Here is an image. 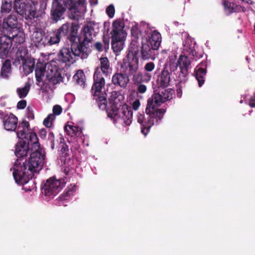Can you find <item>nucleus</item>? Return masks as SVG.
<instances>
[{
	"mask_svg": "<svg viewBox=\"0 0 255 255\" xmlns=\"http://www.w3.org/2000/svg\"><path fill=\"white\" fill-rule=\"evenodd\" d=\"M29 138L19 140L15 146L17 159L13 166L12 175L15 182L20 185L27 183L45 163V152L40 147L37 134L32 132Z\"/></svg>",
	"mask_w": 255,
	"mask_h": 255,
	"instance_id": "f257e3e1",
	"label": "nucleus"
},
{
	"mask_svg": "<svg viewBox=\"0 0 255 255\" xmlns=\"http://www.w3.org/2000/svg\"><path fill=\"white\" fill-rule=\"evenodd\" d=\"M173 93L172 89L162 88L161 90L155 91L147 100L145 113L148 116L145 118L144 114H139L137 116V122L140 125L141 132L143 134L146 135L148 133L154 125V120L156 122L161 120L166 111L162 108L158 109V107L165 101L171 99Z\"/></svg>",
	"mask_w": 255,
	"mask_h": 255,
	"instance_id": "f03ea898",
	"label": "nucleus"
},
{
	"mask_svg": "<svg viewBox=\"0 0 255 255\" xmlns=\"http://www.w3.org/2000/svg\"><path fill=\"white\" fill-rule=\"evenodd\" d=\"M96 26L95 22L89 21L83 26L78 33L79 26L78 24L66 23L56 30L61 37L64 36L66 38L72 50L76 53L80 51V48H85V43L93 41V38L96 36L97 33L95 31Z\"/></svg>",
	"mask_w": 255,
	"mask_h": 255,
	"instance_id": "7ed1b4c3",
	"label": "nucleus"
},
{
	"mask_svg": "<svg viewBox=\"0 0 255 255\" xmlns=\"http://www.w3.org/2000/svg\"><path fill=\"white\" fill-rule=\"evenodd\" d=\"M124 97L119 92L112 91L105 110L108 117L111 119H121L124 123L128 126L131 123L132 112L130 108L124 103Z\"/></svg>",
	"mask_w": 255,
	"mask_h": 255,
	"instance_id": "20e7f679",
	"label": "nucleus"
},
{
	"mask_svg": "<svg viewBox=\"0 0 255 255\" xmlns=\"http://www.w3.org/2000/svg\"><path fill=\"white\" fill-rule=\"evenodd\" d=\"M93 99L100 109H105L107 100V94L105 91V79L98 69L95 70L93 75V84L91 88Z\"/></svg>",
	"mask_w": 255,
	"mask_h": 255,
	"instance_id": "39448f33",
	"label": "nucleus"
},
{
	"mask_svg": "<svg viewBox=\"0 0 255 255\" xmlns=\"http://www.w3.org/2000/svg\"><path fill=\"white\" fill-rule=\"evenodd\" d=\"M37 1L32 0H15L14 7L18 13L27 20L41 17L45 14L44 10H36Z\"/></svg>",
	"mask_w": 255,
	"mask_h": 255,
	"instance_id": "423d86ee",
	"label": "nucleus"
},
{
	"mask_svg": "<svg viewBox=\"0 0 255 255\" xmlns=\"http://www.w3.org/2000/svg\"><path fill=\"white\" fill-rule=\"evenodd\" d=\"M92 42H87L85 43V48L80 49V51L75 53L74 50H72L71 46L70 48L67 47L62 48L58 54V60L63 63H74L76 59L79 58L82 59H86L91 52L90 44Z\"/></svg>",
	"mask_w": 255,
	"mask_h": 255,
	"instance_id": "0eeeda50",
	"label": "nucleus"
},
{
	"mask_svg": "<svg viewBox=\"0 0 255 255\" xmlns=\"http://www.w3.org/2000/svg\"><path fill=\"white\" fill-rule=\"evenodd\" d=\"M66 181L65 178L59 179L52 177L47 180L41 188L42 193L45 196H55L65 185Z\"/></svg>",
	"mask_w": 255,
	"mask_h": 255,
	"instance_id": "6e6552de",
	"label": "nucleus"
},
{
	"mask_svg": "<svg viewBox=\"0 0 255 255\" xmlns=\"http://www.w3.org/2000/svg\"><path fill=\"white\" fill-rule=\"evenodd\" d=\"M66 8L70 9V7L67 6L65 0H55L51 10V19L55 22L60 20Z\"/></svg>",
	"mask_w": 255,
	"mask_h": 255,
	"instance_id": "1a4fd4ad",
	"label": "nucleus"
},
{
	"mask_svg": "<svg viewBox=\"0 0 255 255\" xmlns=\"http://www.w3.org/2000/svg\"><path fill=\"white\" fill-rule=\"evenodd\" d=\"M47 68L46 77L50 82L55 85L62 81V70L55 64H48Z\"/></svg>",
	"mask_w": 255,
	"mask_h": 255,
	"instance_id": "9d476101",
	"label": "nucleus"
},
{
	"mask_svg": "<svg viewBox=\"0 0 255 255\" xmlns=\"http://www.w3.org/2000/svg\"><path fill=\"white\" fill-rule=\"evenodd\" d=\"M12 43L8 34H4L0 36V58L5 59L8 55Z\"/></svg>",
	"mask_w": 255,
	"mask_h": 255,
	"instance_id": "9b49d317",
	"label": "nucleus"
},
{
	"mask_svg": "<svg viewBox=\"0 0 255 255\" xmlns=\"http://www.w3.org/2000/svg\"><path fill=\"white\" fill-rule=\"evenodd\" d=\"M8 36L10 37L11 42L13 44L12 50L15 48H17L22 46L21 45L25 42V34L23 31H21L20 29H15L13 31L7 33Z\"/></svg>",
	"mask_w": 255,
	"mask_h": 255,
	"instance_id": "f8f14e48",
	"label": "nucleus"
},
{
	"mask_svg": "<svg viewBox=\"0 0 255 255\" xmlns=\"http://www.w3.org/2000/svg\"><path fill=\"white\" fill-rule=\"evenodd\" d=\"M129 82V76L125 73L116 72L112 78V84L115 86L122 88H126Z\"/></svg>",
	"mask_w": 255,
	"mask_h": 255,
	"instance_id": "ddd939ff",
	"label": "nucleus"
},
{
	"mask_svg": "<svg viewBox=\"0 0 255 255\" xmlns=\"http://www.w3.org/2000/svg\"><path fill=\"white\" fill-rule=\"evenodd\" d=\"M27 56L28 50L26 47H19L15 55L11 58L13 65L15 66H21Z\"/></svg>",
	"mask_w": 255,
	"mask_h": 255,
	"instance_id": "4468645a",
	"label": "nucleus"
},
{
	"mask_svg": "<svg viewBox=\"0 0 255 255\" xmlns=\"http://www.w3.org/2000/svg\"><path fill=\"white\" fill-rule=\"evenodd\" d=\"M60 151L61 152V160L64 164L68 167L73 163L72 156H71L70 152L67 144L61 141L60 142Z\"/></svg>",
	"mask_w": 255,
	"mask_h": 255,
	"instance_id": "2eb2a0df",
	"label": "nucleus"
},
{
	"mask_svg": "<svg viewBox=\"0 0 255 255\" xmlns=\"http://www.w3.org/2000/svg\"><path fill=\"white\" fill-rule=\"evenodd\" d=\"M128 75L131 76L132 74L138 72V58L136 55L131 53L128 55Z\"/></svg>",
	"mask_w": 255,
	"mask_h": 255,
	"instance_id": "dca6fc26",
	"label": "nucleus"
},
{
	"mask_svg": "<svg viewBox=\"0 0 255 255\" xmlns=\"http://www.w3.org/2000/svg\"><path fill=\"white\" fill-rule=\"evenodd\" d=\"M170 74L165 65L164 68L158 75L156 80L157 85L159 87L165 88L169 85L170 82Z\"/></svg>",
	"mask_w": 255,
	"mask_h": 255,
	"instance_id": "f3484780",
	"label": "nucleus"
},
{
	"mask_svg": "<svg viewBox=\"0 0 255 255\" xmlns=\"http://www.w3.org/2000/svg\"><path fill=\"white\" fill-rule=\"evenodd\" d=\"M154 49L148 44L142 43L140 50V56L143 60L151 59L154 60L155 58V50Z\"/></svg>",
	"mask_w": 255,
	"mask_h": 255,
	"instance_id": "a211bd4d",
	"label": "nucleus"
},
{
	"mask_svg": "<svg viewBox=\"0 0 255 255\" xmlns=\"http://www.w3.org/2000/svg\"><path fill=\"white\" fill-rule=\"evenodd\" d=\"M99 61L100 66L96 67L95 70L98 69L99 71L101 72L103 75H105L106 76H109L112 72V68L108 58L102 56L99 59Z\"/></svg>",
	"mask_w": 255,
	"mask_h": 255,
	"instance_id": "6ab92c4d",
	"label": "nucleus"
},
{
	"mask_svg": "<svg viewBox=\"0 0 255 255\" xmlns=\"http://www.w3.org/2000/svg\"><path fill=\"white\" fill-rule=\"evenodd\" d=\"M29 127V123L25 120L23 121L21 123L19 124L18 127H17V131L16 132V134L19 140L29 139V135L31 132L28 133H26L28 130ZM32 132H31V133Z\"/></svg>",
	"mask_w": 255,
	"mask_h": 255,
	"instance_id": "aec40b11",
	"label": "nucleus"
},
{
	"mask_svg": "<svg viewBox=\"0 0 255 255\" xmlns=\"http://www.w3.org/2000/svg\"><path fill=\"white\" fill-rule=\"evenodd\" d=\"M3 123L4 128L8 131H15L18 127V119L12 113L8 114Z\"/></svg>",
	"mask_w": 255,
	"mask_h": 255,
	"instance_id": "412c9836",
	"label": "nucleus"
},
{
	"mask_svg": "<svg viewBox=\"0 0 255 255\" xmlns=\"http://www.w3.org/2000/svg\"><path fill=\"white\" fill-rule=\"evenodd\" d=\"M17 20L15 15H9L6 18H4L3 22L2 27L5 29L7 33L13 31L15 29H19L17 27Z\"/></svg>",
	"mask_w": 255,
	"mask_h": 255,
	"instance_id": "4be33fe9",
	"label": "nucleus"
},
{
	"mask_svg": "<svg viewBox=\"0 0 255 255\" xmlns=\"http://www.w3.org/2000/svg\"><path fill=\"white\" fill-rule=\"evenodd\" d=\"M53 114L48 115L43 122V125L47 128H51L52 126L53 122L55 120V116L59 115L62 112V107L58 105H56L53 107Z\"/></svg>",
	"mask_w": 255,
	"mask_h": 255,
	"instance_id": "5701e85b",
	"label": "nucleus"
},
{
	"mask_svg": "<svg viewBox=\"0 0 255 255\" xmlns=\"http://www.w3.org/2000/svg\"><path fill=\"white\" fill-rule=\"evenodd\" d=\"M131 76H132V80L134 85L142 83H148L150 81L152 77L150 73H142L140 72H137Z\"/></svg>",
	"mask_w": 255,
	"mask_h": 255,
	"instance_id": "b1692460",
	"label": "nucleus"
},
{
	"mask_svg": "<svg viewBox=\"0 0 255 255\" xmlns=\"http://www.w3.org/2000/svg\"><path fill=\"white\" fill-rule=\"evenodd\" d=\"M177 61L181 72L184 76L187 75L188 73V69L191 65V61L188 57L184 55H181Z\"/></svg>",
	"mask_w": 255,
	"mask_h": 255,
	"instance_id": "393cba45",
	"label": "nucleus"
},
{
	"mask_svg": "<svg viewBox=\"0 0 255 255\" xmlns=\"http://www.w3.org/2000/svg\"><path fill=\"white\" fill-rule=\"evenodd\" d=\"M148 42L154 49H158L161 42V35L157 30L152 31L148 36Z\"/></svg>",
	"mask_w": 255,
	"mask_h": 255,
	"instance_id": "a878e982",
	"label": "nucleus"
},
{
	"mask_svg": "<svg viewBox=\"0 0 255 255\" xmlns=\"http://www.w3.org/2000/svg\"><path fill=\"white\" fill-rule=\"evenodd\" d=\"M11 73V61L9 59H5L2 63L0 71V78L8 79Z\"/></svg>",
	"mask_w": 255,
	"mask_h": 255,
	"instance_id": "bb28decb",
	"label": "nucleus"
},
{
	"mask_svg": "<svg viewBox=\"0 0 255 255\" xmlns=\"http://www.w3.org/2000/svg\"><path fill=\"white\" fill-rule=\"evenodd\" d=\"M184 51L188 53L190 56H192L195 60L200 59L203 56L202 51H196L194 48V46L192 47L191 45H188L187 41L183 43Z\"/></svg>",
	"mask_w": 255,
	"mask_h": 255,
	"instance_id": "cd10ccee",
	"label": "nucleus"
},
{
	"mask_svg": "<svg viewBox=\"0 0 255 255\" xmlns=\"http://www.w3.org/2000/svg\"><path fill=\"white\" fill-rule=\"evenodd\" d=\"M44 39L46 41V45H52L58 43L60 41L61 37L56 30L45 36Z\"/></svg>",
	"mask_w": 255,
	"mask_h": 255,
	"instance_id": "c85d7f7f",
	"label": "nucleus"
},
{
	"mask_svg": "<svg viewBox=\"0 0 255 255\" xmlns=\"http://www.w3.org/2000/svg\"><path fill=\"white\" fill-rule=\"evenodd\" d=\"M47 67V65L46 66L42 62H37L35 69V74L36 81L40 82L42 80V78L44 76L45 73H46L47 70H46V68Z\"/></svg>",
	"mask_w": 255,
	"mask_h": 255,
	"instance_id": "c756f323",
	"label": "nucleus"
},
{
	"mask_svg": "<svg viewBox=\"0 0 255 255\" xmlns=\"http://www.w3.org/2000/svg\"><path fill=\"white\" fill-rule=\"evenodd\" d=\"M24 72L26 74L32 72L35 66V59L28 56L26 57L22 64Z\"/></svg>",
	"mask_w": 255,
	"mask_h": 255,
	"instance_id": "7c9ffc66",
	"label": "nucleus"
},
{
	"mask_svg": "<svg viewBox=\"0 0 255 255\" xmlns=\"http://www.w3.org/2000/svg\"><path fill=\"white\" fill-rule=\"evenodd\" d=\"M65 131L71 137L80 136L82 134V129L77 126L66 125L64 127Z\"/></svg>",
	"mask_w": 255,
	"mask_h": 255,
	"instance_id": "2f4dec72",
	"label": "nucleus"
},
{
	"mask_svg": "<svg viewBox=\"0 0 255 255\" xmlns=\"http://www.w3.org/2000/svg\"><path fill=\"white\" fill-rule=\"evenodd\" d=\"M207 73L206 68L199 67L195 73V78L198 81V85L201 87L205 82V76Z\"/></svg>",
	"mask_w": 255,
	"mask_h": 255,
	"instance_id": "473e14b6",
	"label": "nucleus"
},
{
	"mask_svg": "<svg viewBox=\"0 0 255 255\" xmlns=\"http://www.w3.org/2000/svg\"><path fill=\"white\" fill-rule=\"evenodd\" d=\"M75 185L73 186L72 185L67 187L63 193L59 197V199L60 200H68L71 196L73 195L74 192L75 191Z\"/></svg>",
	"mask_w": 255,
	"mask_h": 255,
	"instance_id": "72a5a7b5",
	"label": "nucleus"
},
{
	"mask_svg": "<svg viewBox=\"0 0 255 255\" xmlns=\"http://www.w3.org/2000/svg\"><path fill=\"white\" fill-rule=\"evenodd\" d=\"M73 80L77 84L84 86L85 83V75L83 71L81 70H78L73 76Z\"/></svg>",
	"mask_w": 255,
	"mask_h": 255,
	"instance_id": "f704fd0d",
	"label": "nucleus"
},
{
	"mask_svg": "<svg viewBox=\"0 0 255 255\" xmlns=\"http://www.w3.org/2000/svg\"><path fill=\"white\" fill-rule=\"evenodd\" d=\"M31 39L35 43L46 45L44 37L40 32L34 31L31 36Z\"/></svg>",
	"mask_w": 255,
	"mask_h": 255,
	"instance_id": "c9c22d12",
	"label": "nucleus"
},
{
	"mask_svg": "<svg viewBox=\"0 0 255 255\" xmlns=\"http://www.w3.org/2000/svg\"><path fill=\"white\" fill-rule=\"evenodd\" d=\"M30 90V85L26 83L24 87L18 88L16 89L17 94L20 99L25 98Z\"/></svg>",
	"mask_w": 255,
	"mask_h": 255,
	"instance_id": "e433bc0d",
	"label": "nucleus"
},
{
	"mask_svg": "<svg viewBox=\"0 0 255 255\" xmlns=\"http://www.w3.org/2000/svg\"><path fill=\"white\" fill-rule=\"evenodd\" d=\"M112 39L115 40H124V39L126 36V32L125 30L115 31L112 30L111 32Z\"/></svg>",
	"mask_w": 255,
	"mask_h": 255,
	"instance_id": "4c0bfd02",
	"label": "nucleus"
},
{
	"mask_svg": "<svg viewBox=\"0 0 255 255\" xmlns=\"http://www.w3.org/2000/svg\"><path fill=\"white\" fill-rule=\"evenodd\" d=\"M123 41L112 39V47L115 52H120L123 49Z\"/></svg>",
	"mask_w": 255,
	"mask_h": 255,
	"instance_id": "58836bf2",
	"label": "nucleus"
},
{
	"mask_svg": "<svg viewBox=\"0 0 255 255\" xmlns=\"http://www.w3.org/2000/svg\"><path fill=\"white\" fill-rule=\"evenodd\" d=\"M113 30L115 31L124 30V24L120 20H116L113 23Z\"/></svg>",
	"mask_w": 255,
	"mask_h": 255,
	"instance_id": "ea45409f",
	"label": "nucleus"
},
{
	"mask_svg": "<svg viewBox=\"0 0 255 255\" xmlns=\"http://www.w3.org/2000/svg\"><path fill=\"white\" fill-rule=\"evenodd\" d=\"M140 33L139 29L137 27L132 28L131 29V34L134 38V39L132 40L131 44H133L136 42V40L138 38V35Z\"/></svg>",
	"mask_w": 255,
	"mask_h": 255,
	"instance_id": "a19ab883",
	"label": "nucleus"
},
{
	"mask_svg": "<svg viewBox=\"0 0 255 255\" xmlns=\"http://www.w3.org/2000/svg\"><path fill=\"white\" fill-rule=\"evenodd\" d=\"M155 68V65L152 62H148L146 63L144 66V70L145 73H150Z\"/></svg>",
	"mask_w": 255,
	"mask_h": 255,
	"instance_id": "79ce46f5",
	"label": "nucleus"
},
{
	"mask_svg": "<svg viewBox=\"0 0 255 255\" xmlns=\"http://www.w3.org/2000/svg\"><path fill=\"white\" fill-rule=\"evenodd\" d=\"M106 13L110 18H113L114 16L115 9L114 5L110 4L107 6L106 9Z\"/></svg>",
	"mask_w": 255,
	"mask_h": 255,
	"instance_id": "37998d69",
	"label": "nucleus"
},
{
	"mask_svg": "<svg viewBox=\"0 0 255 255\" xmlns=\"http://www.w3.org/2000/svg\"><path fill=\"white\" fill-rule=\"evenodd\" d=\"M1 9L2 12L7 13L11 11V5L7 2H5V3H2Z\"/></svg>",
	"mask_w": 255,
	"mask_h": 255,
	"instance_id": "c03bdc74",
	"label": "nucleus"
},
{
	"mask_svg": "<svg viewBox=\"0 0 255 255\" xmlns=\"http://www.w3.org/2000/svg\"><path fill=\"white\" fill-rule=\"evenodd\" d=\"M26 117L28 119L33 120L34 118V115L33 113V108L31 107L28 106L26 109Z\"/></svg>",
	"mask_w": 255,
	"mask_h": 255,
	"instance_id": "a18cd8bd",
	"label": "nucleus"
},
{
	"mask_svg": "<svg viewBox=\"0 0 255 255\" xmlns=\"http://www.w3.org/2000/svg\"><path fill=\"white\" fill-rule=\"evenodd\" d=\"M48 141H49L50 146L52 149H54V135L52 132H50L48 137Z\"/></svg>",
	"mask_w": 255,
	"mask_h": 255,
	"instance_id": "49530a36",
	"label": "nucleus"
},
{
	"mask_svg": "<svg viewBox=\"0 0 255 255\" xmlns=\"http://www.w3.org/2000/svg\"><path fill=\"white\" fill-rule=\"evenodd\" d=\"M138 86L137 88V92L140 94H143L145 93L147 90L146 86L144 85V84H137Z\"/></svg>",
	"mask_w": 255,
	"mask_h": 255,
	"instance_id": "de8ad7c7",
	"label": "nucleus"
},
{
	"mask_svg": "<svg viewBox=\"0 0 255 255\" xmlns=\"http://www.w3.org/2000/svg\"><path fill=\"white\" fill-rule=\"evenodd\" d=\"M26 101L25 100L19 101L17 104V108L18 109H24L26 106Z\"/></svg>",
	"mask_w": 255,
	"mask_h": 255,
	"instance_id": "09e8293b",
	"label": "nucleus"
},
{
	"mask_svg": "<svg viewBox=\"0 0 255 255\" xmlns=\"http://www.w3.org/2000/svg\"><path fill=\"white\" fill-rule=\"evenodd\" d=\"M94 47L98 52H102L103 50L104 46L100 42H96L94 44Z\"/></svg>",
	"mask_w": 255,
	"mask_h": 255,
	"instance_id": "8fccbe9b",
	"label": "nucleus"
},
{
	"mask_svg": "<svg viewBox=\"0 0 255 255\" xmlns=\"http://www.w3.org/2000/svg\"><path fill=\"white\" fill-rule=\"evenodd\" d=\"M80 0H68L65 1L67 3V6L70 7V8H72V6L75 5Z\"/></svg>",
	"mask_w": 255,
	"mask_h": 255,
	"instance_id": "3c124183",
	"label": "nucleus"
},
{
	"mask_svg": "<svg viewBox=\"0 0 255 255\" xmlns=\"http://www.w3.org/2000/svg\"><path fill=\"white\" fill-rule=\"evenodd\" d=\"M140 105V101L139 100L137 99L133 102L132 104V108L134 110L136 111L139 108Z\"/></svg>",
	"mask_w": 255,
	"mask_h": 255,
	"instance_id": "603ef678",
	"label": "nucleus"
},
{
	"mask_svg": "<svg viewBox=\"0 0 255 255\" xmlns=\"http://www.w3.org/2000/svg\"><path fill=\"white\" fill-rule=\"evenodd\" d=\"M179 66L178 61L177 63H174L173 62H170L169 63V68L171 71H175L177 69V67Z\"/></svg>",
	"mask_w": 255,
	"mask_h": 255,
	"instance_id": "864d4df0",
	"label": "nucleus"
},
{
	"mask_svg": "<svg viewBox=\"0 0 255 255\" xmlns=\"http://www.w3.org/2000/svg\"><path fill=\"white\" fill-rule=\"evenodd\" d=\"M103 43L104 49L107 51L109 47V39L108 38H104Z\"/></svg>",
	"mask_w": 255,
	"mask_h": 255,
	"instance_id": "5fc2aeb1",
	"label": "nucleus"
},
{
	"mask_svg": "<svg viewBox=\"0 0 255 255\" xmlns=\"http://www.w3.org/2000/svg\"><path fill=\"white\" fill-rule=\"evenodd\" d=\"M176 92H177V97L178 98H181V96H182V87H181V85L179 84H178L177 85Z\"/></svg>",
	"mask_w": 255,
	"mask_h": 255,
	"instance_id": "6e6d98bb",
	"label": "nucleus"
},
{
	"mask_svg": "<svg viewBox=\"0 0 255 255\" xmlns=\"http://www.w3.org/2000/svg\"><path fill=\"white\" fill-rule=\"evenodd\" d=\"M46 131L45 129L43 128V129H41L40 131H39V136L41 138H45L46 137Z\"/></svg>",
	"mask_w": 255,
	"mask_h": 255,
	"instance_id": "4d7b16f0",
	"label": "nucleus"
},
{
	"mask_svg": "<svg viewBox=\"0 0 255 255\" xmlns=\"http://www.w3.org/2000/svg\"><path fill=\"white\" fill-rule=\"evenodd\" d=\"M249 105L251 107H255V97L251 98Z\"/></svg>",
	"mask_w": 255,
	"mask_h": 255,
	"instance_id": "13d9d810",
	"label": "nucleus"
},
{
	"mask_svg": "<svg viewBox=\"0 0 255 255\" xmlns=\"http://www.w3.org/2000/svg\"><path fill=\"white\" fill-rule=\"evenodd\" d=\"M8 114H6L5 112L0 110V119L3 121L6 119Z\"/></svg>",
	"mask_w": 255,
	"mask_h": 255,
	"instance_id": "bf43d9fd",
	"label": "nucleus"
},
{
	"mask_svg": "<svg viewBox=\"0 0 255 255\" xmlns=\"http://www.w3.org/2000/svg\"><path fill=\"white\" fill-rule=\"evenodd\" d=\"M224 5L225 7L228 8L230 9H231L232 10V11H235V10H233V7H231V3L229 2V1H224Z\"/></svg>",
	"mask_w": 255,
	"mask_h": 255,
	"instance_id": "052dcab7",
	"label": "nucleus"
},
{
	"mask_svg": "<svg viewBox=\"0 0 255 255\" xmlns=\"http://www.w3.org/2000/svg\"><path fill=\"white\" fill-rule=\"evenodd\" d=\"M90 2L91 4L96 5L98 3V0H91Z\"/></svg>",
	"mask_w": 255,
	"mask_h": 255,
	"instance_id": "680f3d73",
	"label": "nucleus"
},
{
	"mask_svg": "<svg viewBox=\"0 0 255 255\" xmlns=\"http://www.w3.org/2000/svg\"><path fill=\"white\" fill-rule=\"evenodd\" d=\"M237 7H239L242 9V11L243 12H245L246 11V8L245 6H237Z\"/></svg>",
	"mask_w": 255,
	"mask_h": 255,
	"instance_id": "e2e57ef3",
	"label": "nucleus"
}]
</instances>
